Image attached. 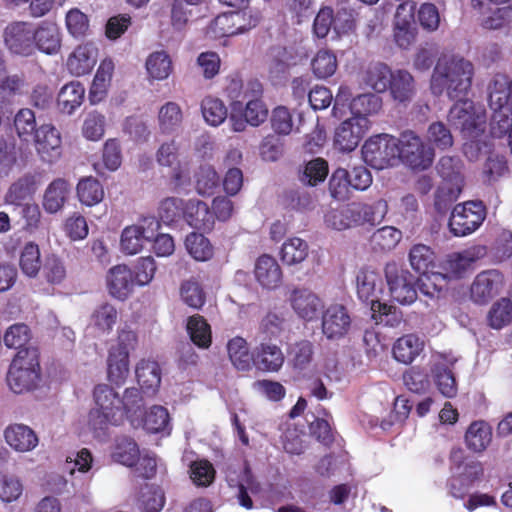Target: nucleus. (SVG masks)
<instances>
[{"label":"nucleus","instance_id":"obj_1","mask_svg":"<svg viewBox=\"0 0 512 512\" xmlns=\"http://www.w3.org/2000/svg\"><path fill=\"white\" fill-rule=\"evenodd\" d=\"M473 74L474 67L470 61L456 56L441 58L431 76V92L435 96L446 92L451 100L465 98L471 88Z\"/></svg>","mask_w":512,"mask_h":512},{"label":"nucleus","instance_id":"obj_2","mask_svg":"<svg viewBox=\"0 0 512 512\" xmlns=\"http://www.w3.org/2000/svg\"><path fill=\"white\" fill-rule=\"evenodd\" d=\"M456 100L448 112V122L459 129L466 140L463 146L464 153L468 155L469 150L475 149V154L472 153V156H477L481 150L480 138L486 130V114L483 110L476 108L474 102L466 97Z\"/></svg>","mask_w":512,"mask_h":512},{"label":"nucleus","instance_id":"obj_3","mask_svg":"<svg viewBox=\"0 0 512 512\" xmlns=\"http://www.w3.org/2000/svg\"><path fill=\"white\" fill-rule=\"evenodd\" d=\"M6 380L16 394L37 389L41 382L39 349L27 347L17 351L9 365Z\"/></svg>","mask_w":512,"mask_h":512},{"label":"nucleus","instance_id":"obj_4","mask_svg":"<svg viewBox=\"0 0 512 512\" xmlns=\"http://www.w3.org/2000/svg\"><path fill=\"white\" fill-rule=\"evenodd\" d=\"M398 144V139L392 135H374L362 146L363 159L369 166L377 170L393 166L399 157Z\"/></svg>","mask_w":512,"mask_h":512},{"label":"nucleus","instance_id":"obj_5","mask_svg":"<svg viewBox=\"0 0 512 512\" xmlns=\"http://www.w3.org/2000/svg\"><path fill=\"white\" fill-rule=\"evenodd\" d=\"M487 215L486 206L482 201H466L454 206L448 227L456 237H464L475 232L484 222Z\"/></svg>","mask_w":512,"mask_h":512},{"label":"nucleus","instance_id":"obj_6","mask_svg":"<svg viewBox=\"0 0 512 512\" xmlns=\"http://www.w3.org/2000/svg\"><path fill=\"white\" fill-rule=\"evenodd\" d=\"M399 144L398 160L409 166L413 170L428 169L434 159V151L431 147H427L420 136L414 131L406 130L397 138Z\"/></svg>","mask_w":512,"mask_h":512},{"label":"nucleus","instance_id":"obj_7","mask_svg":"<svg viewBox=\"0 0 512 512\" xmlns=\"http://www.w3.org/2000/svg\"><path fill=\"white\" fill-rule=\"evenodd\" d=\"M452 477L449 481V492L455 498H463L470 485L483 473L479 462L465 463V452L460 448L451 451Z\"/></svg>","mask_w":512,"mask_h":512},{"label":"nucleus","instance_id":"obj_8","mask_svg":"<svg viewBox=\"0 0 512 512\" xmlns=\"http://www.w3.org/2000/svg\"><path fill=\"white\" fill-rule=\"evenodd\" d=\"M452 477L449 481V492L455 498H463L470 485L483 473L479 462L465 463V452L460 448L451 451Z\"/></svg>","mask_w":512,"mask_h":512},{"label":"nucleus","instance_id":"obj_9","mask_svg":"<svg viewBox=\"0 0 512 512\" xmlns=\"http://www.w3.org/2000/svg\"><path fill=\"white\" fill-rule=\"evenodd\" d=\"M385 279L391 297L402 305H410L417 299L416 278L396 262L386 264Z\"/></svg>","mask_w":512,"mask_h":512},{"label":"nucleus","instance_id":"obj_10","mask_svg":"<svg viewBox=\"0 0 512 512\" xmlns=\"http://www.w3.org/2000/svg\"><path fill=\"white\" fill-rule=\"evenodd\" d=\"M7 50L17 56L28 57L35 53V33L33 24L27 21L9 23L3 32Z\"/></svg>","mask_w":512,"mask_h":512},{"label":"nucleus","instance_id":"obj_11","mask_svg":"<svg viewBox=\"0 0 512 512\" xmlns=\"http://www.w3.org/2000/svg\"><path fill=\"white\" fill-rule=\"evenodd\" d=\"M415 9V2L404 1L399 4L395 13L394 40L402 49L409 48L416 40Z\"/></svg>","mask_w":512,"mask_h":512},{"label":"nucleus","instance_id":"obj_12","mask_svg":"<svg viewBox=\"0 0 512 512\" xmlns=\"http://www.w3.org/2000/svg\"><path fill=\"white\" fill-rule=\"evenodd\" d=\"M349 228L369 224H379L388 212V204L384 199H379L373 204L352 202L345 206Z\"/></svg>","mask_w":512,"mask_h":512},{"label":"nucleus","instance_id":"obj_13","mask_svg":"<svg viewBox=\"0 0 512 512\" xmlns=\"http://www.w3.org/2000/svg\"><path fill=\"white\" fill-rule=\"evenodd\" d=\"M369 120L349 118L343 121L335 131L334 145L342 152L353 151L369 129Z\"/></svg>","mask_w":512,"mask_h":512},{"label":"nucleus","instance_id":"obj_14","mask_svg":"<svg viewBox=\"0 0 512 512\" xmlns=\"http://www.w3.org/2000/svg\"><path fill=\"white\" fill-rule=\"evenodd\" d=\"M504 285V277L501 272L495 269L479 273L471 287L470 296L476 304H487L493 299Z\"/></svg>","mask_w":512,"mask_h":512},{"label":"nucleus","instance_id":"obj_15","mask_svg":"<svg viewBox=\"0 0 512 512\" xmlns=\"http://www.w3.org/2000/svg\"><path fill=\"white\" fill-rule=\"evenodd\" d=\"M351 317L345 306L330 305L322 314V332L330 340L343 338L350 330Z\"/></svg>","mask_w":512,"mask_h":512},{"label":"nucleus","instance_id":"obj_16","mask_svg":"<svg viewBox=\"0 0 512 512\" xmlns=\"http://www.w3.org/2000/svg\"><path fill=\"white\" fill-rule=\"evenodd\" d=\"M263 94L262 84L258 80H250L243 94L247 100L243 114L251 126L257 127L264 123L268 117V109L261 99Z\"/></svg>","mask_w":512,"mask_h":512},{"label":"nucleus","instance_id":"obj_17","mask_svg":"<svg viewBox=\"0 0 512 512\" xmlns=\"http://www.w3.org/2000/svg\"><path fill=\"white\" fill-rule=\"evenodd\" d=\"M156 161L160 166L170 168V180L174 188L182 186L188 178V173L180 162L179 147L175 140L160 145L156 152Z\"/></svg>","mask_w":512,"mask_h":512},{"label":"nucleus","instance_id":"obj_18","mask_svg":"<svg viewBox=\"0 0 512 512\" xmlns=\"http://www.w3.org/2000/svg\"><path fill=\"white\" fill-rule=\"evenodd\" d=\"M289 301L294 312L305 321H312L318 317L323 307L322 300L311 290L295 288L291 291Z\"/></svg>","mask_w":512,"mask_h":512},{"label":"nucleus","instance_id":"obj_19","mask_svg":"<svg viewBox=\"0 0 512 512\" xmlns=\"http://www.w3.org/2000/svg\"><path fill=\"white\" fill-rule=\"evenodd\" d=\"M133 271L125 264L116 265L108 271L107 287L112 297L126 300L136 285Z\"/></svg>","mask_w":512,"mask_h":512},{"label":"nucleus","instance_id":"obj_20","mask_svg":"<svg viewBox=\"0 0 512 512\" xmlns=\"http://www.w3.org/2000/svg\"><path fill=\"white\" fill-rule=\"evenodd\" d=\"M284 354L281 348L263 340L252 351L253 365L261 371L278 372L284 364Z\"/></svg>","mask_w":512,"mask_h":512},{"label":"nucleus","instance_id":"obj_21","mask_svg":"<svg viewBox=\"0 0 512 512\" xmlns=\"http://www.w3.org/2000/svg\"><path fill=\"white\" fill-rule=\"evenodd\" d=\"M37 152L44 161L53 162L61 154V136L51 124H43L35 133Z\"/></svg>","mask_w":512,"mask_h":512},{"label":"nucleus","instance_id":"obj_22","mask_svg":"<svg viewBox=\"0 0 512 512\" xmlns=\"http://www.w3.org/2000/svg\"><path fill=\"white\" fill-rule=\"evenodd\" d=\"M98 56V49L92 43L78 45L68 56L66 66L70 74L83 76L92 71Z\"/></svg>","mask_w":512,"mask_h":512},{"label":"nucleus","instance_id":"obj_23","mask_svg":"<svg viewBox=\"0 0 512 512\" xmlns=\"http://www.w3.org/2000/svg\"><path fill=\"white\" fill-rule=\"evenodd\" d=\"M358 298L367 304L380 299L384 291V283L379 272L370 269H361L356 277Z\"/></svg>","mask_w":512,"mask_h":512},{"label":"nucleus","instance_id":"obj_24","mask_svg":"<svg viewBox=\"0 0 512 512\" xmlns=\"http://www.w3.org/2000/svg\"><path fill=\"white\" fill-rule=\"evenodd\" d=\"M226 477L230 486L238 487L237 497L239 504L246 509H252L253 502L249 497V493L256 494L260 488L249 468L243 467L239 474L234 470H228Z\"/></svg>","mask_w":512,"mask_h":512},{"label":"nucleus","instance_id":"obj_25","mask_svg":"<svg viewBox=\"0 0 512 512\" xmlns=\"http://www.w3.org/2000/svg\"><path fill=\"white\" fill-rule=\"evenodd\" d=\"M255 278L266 289H275L283 279L282 269L277 260L267 254L259 256L254 268Z\"/></svg>","mask_w":512,"mask_h":512},{"label":"nucleus","instance_id":"obj_26","mask_svg":"<svg viewBox=\"0 0 512 512\" xmlns=\"http://www.w3.org/2000/svg\"><path fill=\"white\" fill-rule=\"evenodd\" d=\"M35 33V50L38 49L47 55H55L61 49V32L55 23L43 21L37 27L33 25Z\"/></svg>","mask_w":512,"mask_h":512},{"label":"nucleus","instance_id":"obj_27","mask_svg":"<svg viewBox=\"0 0 512 512\" xmlns=\"http://www.w3.org/2000/svg\"><path fill=\"white\" fill-rule=\"evenodd\" d=\"M184 220L192 228L203 232H210L215 224L209 206L199 199L187 200Z\"/></svg>","mask_w":512,"mask_h":512},{"label":"nucleus","instance_id":"obj_28","mask_svg":"<svg viewBox=\"0 0 512 512\" xmlns=\"http://www.w3.org/2000/svg\"><path fill=\"white\" fill-rule=\"evenodd\" d=\"M129 375V352L125 347H114L107 359V377L111 384L122 386Z\"/></svg>","mask_w":512,"mask_h":512},{"label":"nucleus","instance_id":"obj_29","mask_svg":"<svg viewBox=\"0 0 512 512\" xmlns=\"http://www.w3.org/2000/svg\"><path fill=\"white\" fill-rule=\"evenodd\" d=\"M94 407L91 411L96 416H115L120 411V397L107 384H98L93 390Z\"/></svg>","mask_w":512,"mask_h":512},{"label":"nucleus","instance_id":"obj_30","mask_svg":"<svg viewBox=\"0 0 512 512\" xmlns=\"http://www.w3.org/2000/svg\"><path fill=\"white\" fill-rule=\"evenodd\" d=\"M6 443L17 452H29L38 445L35 432L23 424L8 426L4 431Z\"/></svg>","mask_w":512,"mask_h":512},{"label":"nucleus","instance_id":"obj_31","mask_svg":"<svg viewBox=\"0 0 512 512\" xmlns=\"http://www.w3.org/2000/svg\"><path fill=\"white\" fill-rule=\"evenodd\" d=\"M140 452L139 445L133 438L122 436L115 439L111 447L110 457L113 462L132 468L136 466Z\"/></svg>","mask_w":512,"mask_h":512},{"label":"nucleus","instance_id":"obj_32","mask_svg":"<svg viewBox=\"0 0 512 512\" xmlns=\"http://www.w3.org/2000/svg\"><path fill=\"white\" fill-rule=\"evenodd\" d=\"M114 71L111 59L101 61L89 89L88 99L91 104H98L107 96Z\"/></svg>","mask_w":512,"mask_h":512},{"label":"nucleus","instance_id":"obj_33","mask_svg":"<svg viewBox=\"0 0 512 512\" xmlns=\"http://www.w3.org/2000/svg\"><path fill=\"white\" fill-rule=\"evenodd\" d=\"M42 283L48 287L62 286L67 279L65 262L56 254H48L44 257L42 268L38 275Z\"/></svg>","mask_w":512,"mask_h":512},{"label":"nucleus","instance_id":"obj_34","mask_svg":"<svg viewBox=\"0 0 512 512\" xmlns=\"http://www.w3.org/2000/svg\"><path fill=\"white\" fill-rule=\"evenodd\" d=\"M136 379L146 394H155L161 384V369L156 361L142 359L135 369Z\"/></svg>","mask_w":512,"mask_h":512},{"label":"nucleus","instance_id":"obj_35","mask_svg":"<svg viewBox=\"0 0 512 512\" xmlns=\"http://www.w3.org/2000/svg\"><path fill=\"white\" fill-rule=\"evenodd\" d=\"M85 87L79 81H71L65 84L57 96V107L60 112L71 115L78 109L85 98Z\"/></svg>","mask_w":512,"mask_h":512},{"label":"nucleus","instance_id":"obj_36","mask_svg":"<svg viewBox=\"0 0 512 512\" xmlns=\"http://www.w3.org/2000/svg\"><path fill=\"white\" fill-rule=\"evenodd\" d=\"M388 89L395 101L407 104L415 95L414 78L406 70H397L393 73Z\"/></svg>","mask_w":512,"mask_h":512},{"label":"nucleus","instance_id":"obj_37","mask_svg":"<svg viewBox=\"0 0 512 512\" xmlns=\"http://www.w3.org/2000/svg\"><path fill=\"white\" fill-rule=\"evenodd\" d=\"M38 186L35 174L26 173L13 182L6 194V200L13 205H22L24 201L31 200Z\"/></svg>","mask_w":512,"mask_h":512},{"label":"nucleus","instance_id":"obj_38","mask_svg":"<svg viewBox=\"0 0 512 512\" xmlns=\"http://www.w3.org/2000/svg\"><path fill=\"white\" fill-rule=\"evenodd\" d=\"M492 428L484 420L479 419L470 424L465 434L467 447L475 453L487 449L492 441Z\"/></svg>","mask_w":512,"mask_h":512},{"label":"nucleus","instance_id":"obj_39","mask_svg":"<svg viewBox=\"0 0 512 512\" xmlns=\"http://www.w3.org/2000/svg\"><path fill=\"white\" fill-rule=\"evenodd\" d=\"M423 346V341L416 334H406L396 340L392 353L398 362L410 364L423 350Z\"/></svg>","mask_w":512,"mask_h":512},{"label":"nucleus","instance_id":"obj_40","mask_svg":"<svg viewBox=\"0 0 512 512\" xmlns=\"http://www.w3.org/2000/svg\"><path fill=\"white\" fill-rule=\"evenodd\" d=\"M70 191L68 181L62 178L55 179L47 187L44 198L43 207L48 213L58 212L65 204Z\"/></svg>","mask_w":512,"mask_h":512},{"label":"nucleus","instance_id":"obj_41","mask_svg":"<svg viewBox=\"0 0 512 512\" xmlns=\"http://www.w3.org/2000/svg\"><path fill=\"white\" fill-rule=\"evenodd\" d=\"M26 86L24 73L4 76L0 81V107L7 109L15 102L17 96L23 93Z\"/></svg>","mask_w":512,"mask_h":512},{"label":"nucleus","instance_id":"obj_42","mask_svg":"<svg viewBox=\"0 0 512 512\" xmlns=\"http://www.w3.org/2000/svg\"><path fill=\"white\" fill-rule=\"evenodd\" d=\"M490 107L506 108L512 115V80L498 75L494 78L489 92Z\"/></svg>","mask_w":512,"mask_h":512},{"label":"nucleus","instance_id":"obj_43","mask_svg":"<svg viewBox=\"0 0 512 512\" xmlns=\"http://www.w3.org/2000/svg\"><path fill=\"white\" fill-rule=\"evenodd\" d=\"M227 353L232 365L238 371L250 370L253 364L252 353L249 352L246 339L241 336L231 338L227 343Z\"/></svg>","mask_w":512,"mask_h":512},{"label":"nucleus","instance_id":"obj_44","mask_svg":"<svg viewBox=\"0 0 512 512\" xmlns=\"http://www.w3.org/2000/svg\"><path fill=\"white\" fill-rule=\"evenodd\" d=\"M383 101L380 96L373 93H365L353 98L349 104L352 118L368 119V116L376 115L382 110Z\"/></svg>","mask_w":512,"mask_h":512},{"label":"nucleus","instance_id":"obj_45","mask_svg":"<svg viewBox=\"0 0 512 512\" xmlns=\"http://www.w3.org/2000/svg\"><path fill=\"white\" fill-rule=\"evenodd\" d=\"M408 258L412 269L420 275H426L436 267L434 251L424 244L413 245Z\"/></svg>","mask_w":512,"mask_h":512},{"label":"nucleus","instance_id":"obj_46","mask_svg":"<svg viewBox=\"0 0 512 512\" xmlns=\"http://www.w3.org/2000/svg\"><path fill=\"white\" fill-rule=\"evenodd\" d=\"M148 76L153 80H165L173 71V63L169 54L164 51L151 53L145 63Z\"/></svg>","mask_w":512,"mask_h":512},{"label":"nucleus","instance_id":"obj_47","mask_svg":"<svg viewBox=\"0 0 512 512\" xmlns=\"http://www.w3.org/2000/svg\"><path fill=\"white\" fill-rule=\"evenodd\" d=\"M393 73L388 65L374 63L368 66L363 81L372 90L383 93L388 90Z\"/></svg>","mask_w":512,"mask_h":512},{"label":"nucleus","instance_id":"obj_48","mask_svg":"<svg viewBox=\"0 0 512 512\" xmlns=\"http://www.w3.org/2000/svg\"><path fill=\"white\" fill-rule=\"evenodd\" d=\"M40 248L35 242H28L21 250L19 266L22 273L29 278H36L42 268Z\"/></svg>","mask_w":512,"mask_h":512},{"label":"nucleus","instance_id":"obj_49","mask_svg":"<svg viewBox=\"0 0 512 512\" xmlns=\"http://www.w3.org/2000/svg\"><path fill=\"white\" fill-rule=\"evenodd\" d=\"M165 500L164 491L160 486L146 484L140 489L138 507L143 512H160Z\"/></svg>","mask_w":512,"mask_h":512},{"label":"nucleus","instance_id":"obj_50","mask_svg":"<svg viewBox=\"0 0 512 512\" xmlns=\"http://www.w3.org/2000/svg\"><path fill=\"white\" fill-rule=\"evenodd\" d=\"M117 320L116 307L107 302L98 305L90 316L91 326L101 333H110Z\"/></svg>","mask_w":512,"mask_h":512},{"label":"nucleus","instance_id":"obj_51","mask_svg":"<svg viewBox=\"0 0 512 512\" xmlns=\"http://www.w3.org/2000/svg\"><path fill=\"white\" fill-rule=\"evenodd\" d=\"M287 354L293 368L304 370L313 361L314 344L307 339L295 341L290 344Z\"/></svg>","mask_w":512,"mask_h":512},{"label":"nucleus","instance_id":"obj_52","mask_svg":"<svg viewBox=\"0 0 512 512\" xmlns=\"http://www.w3.org/2000/svg\"><path fill=\"white\" fill-rule=\"evenodd\" d=\"M187 331L191 341L199 348H209L212 343L211 327L206 319L199 315L188 318Z\"/></svg>","mask_w":512,"mask_h":512},{"label":"nucleus","instance_id":"obj_53","mask_svg":"<svg viewBox=\"0 0 512 512\" xmlns=\"http://www.w3.org/2000/svg\"><path fill=\"white\" fill-rule=\"evenodd\" d=\"M79 201L86 206H94L104 198L102 184L93 177L82 178L76 187Z\"/></svg>","mask_w":512,"mask_h":512},{"label":"nucleus","instance_id":"obj_54","mask_svg":"<svg viewBox=\"0 0 512 512\" xmlns=\"http://www.w3.org/2000/svg\"><path fill=\"white\" fill-rule=\"evenodd\" d=\"M463 186L451 184L450 182H441L434 195V208L439 214H445L457 201Z\"/></svg>","mask_w":512,"mask_h":512},{"label":"nucleus","instance_id":"obj_55","mask_svg":"<svg viewBox=\"0 0 512 512\" xmlns=\"http://www.w3.org/2000/svg\"><path fill=\"white\" fill-rule=\"evenodd\" d=\"M185 247L196 261H208L214 255V248L202 233L191 232L186 236Z\"/></svg>","mask_w":512,"mask_h":512},{"label":"nucleus","instance_id":"obj_56","mask_svg":"<svg viewBox=\"0 0 512 512\" xmlns=\"http://www.w3.org/2000/svg\"><path fill=\"white\" fill-rule=\"evenodd\" d=\"M183 113L176 102L169 101L159 110L158 121L162 133L170 134L180 127Z\"/></svg>","mask_w":512,"mask_h":512},{"label":"nucleus","instance_id":"obj_57","mask_svg":"<svg viewBox=\"0 0 512 512\" xmlns=\"http://www.w3.org/2000/svg\"><path fill=\"white\" fill-rule=\"evenodd\" d=\"M463 164L457 157L443 156L437 164V172L442 178V182H450L451 184L464 185L462 175Z\"/></svg>","mask_w":512,"mask_h":512},{"label":"nucleus","instance_id":"obj_58","mask_svg":"<svg viewBox=\"0 0 512 512\" xmlns=\"http://www.w3.org/2000/svg\"><path fill=\"white\" fill-rule=\"evenodd\" d=\"M488 325L493 329H501L512 321V301L501 298L490 308L487 315Z\"/></svg>","mask_w":512,"mask_h":512},{"label":"nucleus","instance_id":"obj_59","mask_svg":"<svg viewBox=\"0 0 512 512\" xmlns=\"http://www.w3.org/2000/svg\"><path fill=\"white\" fill-rule=\"evenodd\" d=\"M201 111L205 121L211 126H219L227 118V108L222 100L206 96L201 102Z\"/></svg>","mask_w":512,"mask_h":512},{"label":"nucleus","instance_id":"obj_60","mask_svg":"<svg viewBox=\"0 0 512 512\" xmlns=\"http://www.w3.org/2000/svg\"><path fill=\"white\" fill-rule=\"evenodd\" d=\"M219 183L220 177L211 165L200 166L195 174V188L200 195L214 194Z\"/></svg>","mask_w":512,"mask_h":512},{"label":"nucleus","instance_id":"obj_61","mask_svg":"<svg viewBox=\"0 0 512 512\" xmlns=\"http://www.w3.org/2000/svg\"><path fill=\"white\" fill-rule=\"evenodd\" d=\"M328 162L323 158H314L308 161L300 180L309 186H317L325 181L328 176Z\"/></svg>","mask_w":512,"mask_h":512},{"label":"nucleus","instance_id":"obj_62","mask_svg":"<svg viewBox=\"0 0 512 512\" xmlns=\"http://www.w3.org/2000/svg\"><path fill=\"white\" fill-rule=\"evenodd\" d=\"M308 255V244L297 237L285 241L281 248V259L288 265L302 262Z\"/></svg>","mask_w":512,"mask_h":512},{"label":"nucleus","instance_id":"obj_63","mask_svg":"<svg viewBox=\"0 0 512 512\" xmlns=\"http://www.w3.org/2000/svg\"><path fill=\"white\" fill-rule=\"evenodd\" d=\"M186 202L187 201L177 197L165 198L159 207V217L166 224L176 223L181 218L184 219Z\"/></svg>","mask_w":512,"mask_h":512},{"label":"nucleus","instance_id":"obj_64","mask_svg":"<svg viewBox=\"0 0 512 512\" xmlns=\"http://www.w3.org/2000/svg\"><path fill=\"white\" fill-rule=\"evenodd\" d=\"M493 114L490 121V134L493 138H504L512 130V115L506 108L491 107Z\"/></svg>","mask_w":512,"mask_h":512}]
</instances>
